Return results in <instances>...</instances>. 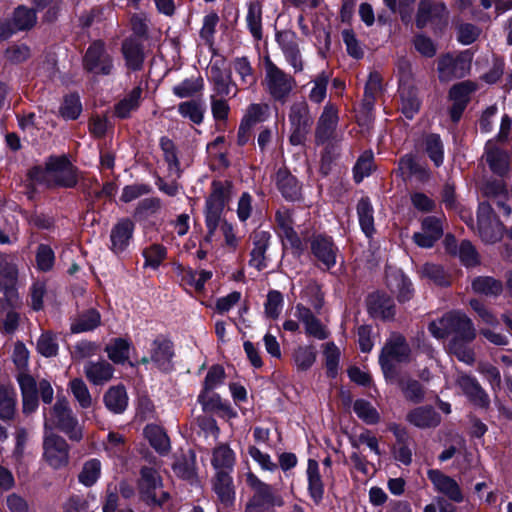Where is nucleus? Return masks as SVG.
<instances>
[{
	"label": "nucleus",
	"mask_w": 512,
	"mask_h": 512,
	"mask_svg": "<svg viewBox=\"0 0 512 512\" xmlns=\"http://www.w3.org/2000/svg\"><path fill=\"white\" fill-rule=\"evenodd\" d=\"M231 195L232 185L229 182L214 181L212 183V191L206 200L205 209L206 238L210 240L220 226L227 245L235 246L236 237L232 225L222 222V213Z\"/></svg>",
	"instance_id": "f257e3e1"
},
{
	"label": "nucleus",
	"mask_w": 512,
	"mask_h": 512,
	"mask_svg": "<svg viewBox=\"0 0 512 512\" xmlns=\"http://www.w3.org/2000/svg\"><path fill=\"white\" fill-rule=\"evenodd\" d=\"M45 432H52L58 428L64 432L70 440L80 441L83 437L82 427L73 415L69 402L65 398H58L49 414L45 418Z\"/></svg>",
	"instance_id": "f03ea898"
},
{
	"label": "nucleus",
	"mask_w": 512,
	"mask_h": 512,
	"mask_svg": "<svg viewBox=\"0 0 512 512\" xmlns=\"http://www.w3.org/2000/svg\"><path fill=\"white\" fill-rule=\"evenodd\" d=\"M246 484L253 495L246 506V512H261L266 507L281 506L283 500L274 493L272 486L260 480L253 472L244 474Z\"/></svg>",
	"instance_id": "7ed1b4c3"
},
{
	"label": "nucleus",
	"mask_w": 512,
	"mask_h": 512,
	"mask_svg": "<svg viewBox=\"0 0 512 512\" xmlns=\"http://www.w3.org/2000/svg\"><path fill=\"white\" fill-rule=\"evenodd\" d=\"M264 85L271 97L285 101L295 86L294 78L281 70L269 57L264 59Z\"/></svg>",
	"instance_id": "20e7f679"
},
{
	"label": "nucleus",
	"mask_w": 512,
	"mask_h": 512,
	"mask_svg": "<svg viewBox=\"0 0 512 512\" xmlns=\"http://www.w3.org/2000/svg\"><path fill=\"white\" fill-rule=\"evenodd\" d=\"M288 121L290 124L289 141L292 145H303L313 124L309 107L306 101L294 102L289 110Z\"/></svg>",
	"instance_id": "39448f33"
},
{
	"label": "nucleus",
	"mask_w": 512,
	"mask_h": 512,
	"mask_svg": "<svg viewBox=\"0 0 512 512\" xmlns=\"http://www.w3.org/2000/svg\"><path fill=\"white\" fill-rule=\"evenodd\" d=\"M411 350L404 336L393 333L384 344L379 362L385 374L393 371L395 364L410 360Z\"/></svg>",
	"instance_id": "423d86ee"
},
{
	"label": "nucleus",
	"mask_w": 512,
	"mask_h": 512,
	"mask_svg": "<svg viewBox=\"0 0 512 512\" xmlns=\"http://www.w3.org/2000/svg\"><path fill=\"white\" fill-rule=\"evenodd\" d=\"M478 234L483 242L493 244L503 236L504 226L496 218L492 205L481 202L477 212Z\"/></svg>",
	"instance_id": "0eeeda50"
},
{
	"label": "nucleus",
	"mask_w": 512,
	"mask_h": 512,
	"mask_svg": "<svg viewBox=\"0 0 512 512\" xmlns=\"http://www.w3.org/2000/svg\"><path fill=\"white\" fill-rule=\"evenodd\" d=\"M45 179L49 184L71 188L77 183L76 169L64 156L51 157L46 163Z\"/></svg>",
	"instance_id": "6e6552de"
},
{
	"label": "nucleus",
	"mask_w": 512,
	"mask_h": 512,
	"mask_svg": "<svg viewBox=\"0 0 512 512\" xmlns=\"http://www.w3.org/2000/svg\"><path fill=\"white\" fill-rule=\"evenodd\" d=\"M139 491L142 499L148 504L162 505L169 494L162 491V480L159 473L151 467H143L140 472Z\"/></svg>",
	"instance_id": "1a4fd4ad"
},
{
	"label": "nucleus",
	"mask_w": 512,
	"mask_h": 512,
	"mask_svg": "<svg viewBox=\"0 0 512 512\" xmlns=\"http://www.w3.org/2000/svg\"><path fill=\"white\" fill-rule=\"evenodd\" d=\"M43 457L54 469L65 467L69 462V446L59 435L53 432H45L43 440Z\"/></svg>",
	"instance_id": "9d476101"
},
{
	"label": "nucleus",
	"mask_w": 512,
	"mask_h": 512,
	"mask_svg": "<svg viewBox=\"0 0 512 512\" xmlns=\"http://www.w3.org/2000/svg\"><path fill=\"white\" fill-rule=\"evenodd\" d=\"M174 356L175 352L172 341L160 335L152 341L149 348V356L143 357L141 362L144 364L152 363L159 370L167 372L173 367L172 360Z\"/></svg>",
	"instance_id": "9b49d317"
},
{
	"label": "nucleus",
	"mask_w": 512,
	"mask_h": 512,
	"mask_svg": "<svg viewBox=\"0 0 512 512\" xmlns=\"http://www.w3.org/2000/svg\"><path fill=\"white\" fill-rule=\"evenodd\" d=\"M84 68L95 75H109L113 69V61L107 53L102 41H94L87 49L83 58Z\"/></svg>",
	"instance_id": "f8f14e48"
},
{
	"label": "nucleus",
	"mask_w": 512,
	"mask_h": 512,
	"mask_svg": "<svg viewBox=\"0 0 512 512\" xmlns=\"http://www.w3.org/2000/svg\"><path fill=\"white\" fill-rule=\"evenodd\" d=\"M471 68V59L464 54H446L438 60L439 79L444 82L465 77Z\"/></svg>",
	"instance_id": "ddd939ff"
},
{
	"label": "nucleus",
	"mask_w": 512,
	"mask_h": 512,
	"mask_svg": "<svg viewBox=\"0 0 512 512\" xmlns=\"http://www.w3.org/2000/svg\"><path fill=\"white\" fill-rule=\"evenodd\" d=\"M276 41L289 65L293 67L295 72H301L304 64L296 33L291 30L279 31L276 33Z\"/></svg>",
	"instance_id": "4468645a"
},
{
	"label": "nucleus",
	"mask_w": 512,
	"mask_h": 512,
	"mask_svg": "<svg viewBox=\"0 0 512 512\" xmlns=\"http://www.w3.org/2000/svg\"><path fill=\"white\" fill-rule=\"evenodd\" d=\"M456 385L473 405L483 409L489 407V395L476 378L467 374H459L456 379Z\"/></svg>",
	"instance_id": "2eb2a0df"
},
{
	"label": "nucleus",
	"mask_w": 512,
	"mask_h": 512,
	"mask_svg": "<svg viewBox=\"0 0 512 512\" xmlns=\"http://www.w3.org/2000/svg\"><path fill=\"white\" fill-rule=\"evenodd\" d=\"M37 21L36 12L25 6L15 9L12 26L9 23H0V41L10 37L15 31L32 28Z\"/></svg>",
	"instance_id": "dca6fc26"
},
{
	"label": "nucleus",
	"mask_w": 512,
	"mask_h": 512,
	"mask_svg": "<svg viewBox=\"0 0 512 512\" xmlns=\"http://www.w3.org/2000/svg\"><path fill=\"white\" fill-rule=\"evenodd\" d=\"M212 490L216 495L219 508L227 509L234 505L236 492L231 474L215 473L212 479Z\"/></svg>",
	"instance_id": "f3484780"
},
{
	"label": "nucleus",
	"mask_w": 512,
	"mask_h": 512,
	"mask_svg": "<svg viewBox=\"0 0 512 512\" xmlns=\"http://www.w3.org/2000/svg\"><path fill=\"white\" fill-rule=\"evenodd\" d=\"M135 225L129 218L120 219L110 231L109 249L115 254L123 253L130 245Z\"/></svg>",
	"instance_id": "a211bd4d"
},
{
	"label": "nucleus",
	"mask_w": 512,
	"mask_h": 512,
	"mask_svg": "<svg viewBox=\"0 0 512 512\" xmlns=\"http://www.w3.org/2000/svg\"><path fill=\"white\" fill-rule=\"evenodd\" d=\"M444 323L449 325V333L466 342L476 337L474 325L469 317L460 311L449 312L444 315Z\"/></svg>",
	"instance_id": "6ab92c4d"
},
{
	"label": "nucleus",
	"mask_w": 512,
	"mask_h": 512,
	"mask_svg": "<svg viewBox=\"0 0 512 512\" xmlns=\"http://www.w3.org/2000/svg\"><path fill=\"white\" fill-rule=\"evenodd\" d=\"M17 382L21 390L23 413L30 414L38 408V386L35 379L26 371L17 374Z\"/></svg>",
	"instance_id": "aec40b11"
},
{
	"label": "nucleus",
	"mask_w": 512,
	"mask_h": 512,
	"mask_svg": "<svg viewBox=\"0 0 512 512\" xmlns=\"http://www.w3.org/2000/svg\"><path fill=\"white\" fill-rule=\"evenodd\" d=\"M311 250L325 269H331L335 266L338 249L330 237L315 236L311 241Z\"/></svg>",
	"instance_id": "412c9836"
},
{
	"label": "nucleus",
	"mask_w": 512,
	"mask_h": 512,
	"mask_svg": "<svg viewBox=\"0 0 512 512\" xmlns=\"http://www.w3.org/2000/svg\"><path fill=\"white\" fill-rule=\"evenodd\" d=\"M271 234L268 231L256 230L251 235L253 248L250 253V265L261 271L267 267L266 250L270 244Z\"/></svg>",
	"instance_id": "4be33fe9"
},
{
	"label": "nucleus",
	"mask_w": 512,
	"mask_h": 512,
	"mask_svg": "<svg viewBox=\"0 0 512 512\" xmlns=\"http://www.w3.org/2000/svg\"><path fill=\"white\" fill-rule=\"evenodd\" d=\"M428 478L434 488L447 496L450 500L455 502H461L463 500V495L458 483L451 477L443 474L439 470H429Z\"/></svg>",
	"instance_id": "5701e85b"
},
{
	"label": "nucleus",
	"mask_w": 512,
	"mask_h": 512,
	"mask_svg": "<svg viewBox=\"0 0 512 512\" xmlns=\"http://www.w3.org/2000/svg\"><path fill=\"white\" fill-rule=\"evenodd\" d=\"M295 317L303 323L305 332L319 340L328 337V331L320 320L311 312V310L302 304L296 306Z\"/></svg>",
	"instance_id": "b1692460"
},
{
	"label": "nucleus",
	"mask_w": 512,
	"mask_h": 512,
	"mask_svg": "<svg viewBox=\"0 0 512 512\" xmlns=\"http://www.w3.org/2000/svg\"><path fill=\"white\" fill-rule=\"evenodd\" d=\"M16 278V265L6 259L0 260V288L11 304L16 303L18 300L15 289Z\"/></svg>",
	"instance_id": "393cba45"
},
{
	"label": "nucleus",
	"mask_w": 512,
	"mask_h": 512,
	"mask_svg": "<svg viewBox=\"0 0 512 512\" xmlns=\"http://www.w3.org/2000/svg\"><path fill=\"white\" fill-rule=\"evenodd\" d=\"M236 463V454L228 444H218L212 450L211 465L215 473L231 474Z\"/></svg>",
	"instance_id": "a878e982"
},
{
	"label": "nucleus",
	"mask_w": 512,
	"mask_h": 512,
	"mask_svg": "<svg viewBox=\"0 0 512 512\" xmlns=\"http://www.w3.org/2000/svg\"><path fill=\"white\" fill-rule=\"evenodd\" d=\"M446 12V7L443 3L434 2L432 0H421L419 2L418 11L416 15V25L423 28L429 24L441 19Z\"/></svg>",
	"instance_id": "bb28decb"
},
{
	"label": "nucleus",
	"mask_w": 512,
	"mask_h": 512,
	"mask_svg": "<svg viewBox=\"0 0 512 512\" xmlns=\"http://www.w3.org/2000/svg\"><path fill=\"white\" fill-rule=\"evenodd\" d=\"M338 123V111L337 108L327 103L323 109V112L318 120L316 128V139L318 142H325L334 133Z\"/></svg>",
	"instance_id": "cd10ccee"
},
{
	"label": "nucleus",
	"mask_w": 512,
	"mask_h": 512,
	"mask_svg": "<svg viewBox=\"0 0 512 512\" xmlns=\"http://www.w3.org/2000/svg\"><path fill=\"white\" fill-rule=\"evenodd\" d=\"M276 185L286 200L297 201L301 199V184L287 169H279L277 171Z\"/></svg>",
	"instance_id": "c85d7f7f"
},
{
	"label": "nucleus",
	"mask_w": 512,
	"mask_h": 512,
	"mask_svg": "<svg viewBox=\"0 0 512 512\" xmlns=\"http://www.w3.org/2000/svg\"><path fill=\"white\" fill-rule=\"evenodd\" d=\"M84 374L93 385H104L113 378L114 368L105 360L88 361L84 365Z\"/></svg>",
	"instance_id": "c756f323"
},
{
	"label": "nucleus",
	"mask_w": 512,
	"mask_h": 512,
	"mask_svg": "<svg viewBox=\"0 0 512 512\" xmlns=\"http://www.w3.org/2000/svg\"><path fill=\"white\" fill-rule=\"evenodd\" d=\"M406 419L410 424L422 429L436 427L441 420L439 413L431 406H421L411 410Z\"/></svg>",
	"instance_id": "7c9ffc66"
},
{
	"label": "nucleus",
	"mask_w": 512,
	"mask_h": 512,
	"mask_svg": "<svg viewBox=\"0 0 512 512\" xmlns=\"http://www.w3.org/2000/svg\"><path fill=\"white\" fill-rule=\"evenodd\" d=\"M307 481L308 493L313 502L318 505L324 496V484L319 470V464L314 459H309L307 463Z\"/></svg>",
	"instance_id": "2f4dec72"
},
{
	"label": "nucleus",
	"mask_w": 512,
	"mask_h": 512,
	"mask_svg": "<svg viewBox=\"0 0 512 512\" xmlns=\"http://www.w3.org/2000/svg\"><path fill=\"white\" fill-rule=\"evenodd\" d=\"M486 161L490 169L499 175H503L509 168V155L501 150L494 141L487 142L485 147Z\"/></svg>",
	"instance_id": "473e14b6"
},
{
	"label": "nucleus",
	"mask_w": 512,
	"mask_h": 512,
	"mask_svg": "<svg viewBox=\"0 0 512 512\" xmlns=\"http://www.w3.org/2000/svg\"><path fill=\"white\" fill-rule=\"evenodd\" d=\"M122 54L126 66L131 70H140L144 62V52L141 43L136 38L125 39L122 43Z\"/></svg>",
	"instance_id": "72a5a7b5"
},
{
	"label": "nucleus",
	"mask_w": 512,
	"mask_h": 512,
	"mask_svg": "<svg viewBox=\"0 0 512 512\" xmlns=\"http://www.w3.org/2000/svg\"><path fill=\"white\" fill-rule=\"evenodd\" d=\"M210 81L213 85V91L219 96H227L231 88L235 87L229 72L223 71L217 63L210 66Z\"/></svg>",
	"instance_id": "f704fd0d"
},
{
	"label": "nucleus",
	"mask_w": 512,
	"mask_h": 512,
	"mask_svg": "<svg viewBox=\"0 0 512 512\" xmlns=\"http://www.w3.org/2000/svg\"><path fill=\"white\" fill-rule=\"evenodd\" d=\"M17 404V394L13 386L2 384L0 386V418L3 421L12 420Z\"/></svg>",
	"instance_id": "c9c22d12"
},
{
	"label": "nucleus",
	"mask_w": 512,
	"mask_h": 512,
	"mask_svg": "<svg viewBox=\"0 0 512 512\" xmlns=\"http://www.w3.org/2000/svg\"><path fill=\"white\" fill-rule=\"evenodd\" d=\"M104 403L108 410L115 414L124 412L128 406V396L123 386H113L104 395Z\"/></svg>",
	"instance_id": "e433bc0d"
},
{
	"label": "nucleus",
	"mask_w": 512,
	"mask_h": 512,
	"mask_svg": "<svg viewBox=\"0 0 512 512\" xmlns=\"http://www.w3.org/2000/svg\"><path fill=\"white\" fill-rule=\"evenodd\" d=\"M359 224L367 237H372L375 232L374 210L368 198H361L357 204Z\"/></svg>",
	"instance_id": "4c0bfd02"
},
{
	"label": "nucleus",
	"mask_w": 512,
	"mask_h": 512,
	"mask_svg": "<svg viewBox=\"0 0 512 512\" xmlns=\"http://www.w3.org/2000/svg\"><path fill=\"white\" fill-rule=\"evenodd\" d=\"M142 96V89L134 87L121 101L115 105V115L119 118H128L138 109Z\"/></svg>",
	"instance_id": "58836bf2"
},
{
	"label": "nucleus",
	"mask_w": 512,
	"mask_h": 512,
	"mask_svg": "<svg viewBox=\"0 0 512 512\" xmlns=\"http://www.w3.org/2000/svg\"><path fill=\"white\" fill-rule=\"evenodd\" d=\"M398 169L403 178L416 177L423 181L429 176L427 170L418 164L415 158L410 154L404 155L400 158Z\"/></svg>",
	"instance_id": "ea45409f"
},
{
	"label": "nucleus",
	"mask_w": 512,
	"mask_h": 512,
	"mask_svg": "<svg viewBox=\"0 0 512 512\" xmlns=\"http://www.w3.org/2000/svg\"><path fill=\"white\" fill-rule=\"evenodd\" d=\"M232 68L240 77L241 84L246 88H251L256 84L257 77L247 57H236L232 61Z\"/></svg>",
	"instance_id": "a19ab883"
},
{
	"label": "nucleus",
	"mask_w": 512,
	"mask_h": 512,
	"mask_svg": "<svg viewBox=\"0 0 512 512\" xmlns=\"http://www.w3.org/2000/svg\"><path fill=\"white\" fill-rule=\"evenodd\" d=\"M130 342L123 338L112 339L105 347L108 358L115 364H123L129 359Z\"/></svg>",
	"instance_id": "79ce46f5"
},
{
	"label": "nucleus",
	"mask_w": 512,
	"mask_h": 512,
	"mask_svg": "<svg viewBox=\"0 0 512 512\" xmlns=\"http://www.w3.org/2000/svg\"><path fill=\"white\" fill-rule=\"evenodd\" d=\"M101 316L95 309H90L79 315L71 324L73 333H81L94 330L100 325Z\"/></svg>",
	"instance_id": "37998d69"
},
{
	"label": "nucleus",
	"mask_w": 512,
	"mask_h": 512,
	"mask_svg": "<svg viewBox=\"0 0 512 512\" xmlns=\"http://www.w3.org/2000/svg\"><path fill=\"white\" fill-rule=\"evenodd\" d=\"M472 289L475 293L486 296H498L503 289L502 283L489 276H480L472 281Z\"/></svg>",
	"instance_id": "c03bdc74"
},
{
	"label": "nucleus",
	"mask_w": 512,
	"mask_h": 512,
	"mask_svg": "<svg viewBox=\"0 0 512 512\" xmlns=\"http://www.w3.org/2000/svg\"><path fill=\"white\" fill-rule=\"evenodd\" d=\"M178 112L183 118L189 119L194 124H201L204 119L205 105L198 101H185L178 105Z\"/></svg>",
	"instance_id": "a18cd8bd"
},
{
	"label": "nucleus",
	"mask_w": 512,
	"mask_h": 512,
	"mask_svg": "<svg viewBox=\"0 0 512 512\" xmlns=\"http://www.w3.org/2000/svg\"><path fill=\"white\" fill-rule=\"evenodd\" d=\"M225 378L224 369L219 365L212 366L204 380V391L199 395V401L202 402L204 406H208L209 403L206 402L205 397L206 393L214 390L219 385H221Z\"/></svg>",
	"instance_id": "49530a36"
},
{
	"label": "nucleus",
	"mask_w": 512,
	"mask_h": 512,
	"mask_svg": "<svg viewBox=\"0 0 512 512\" xmlns=\"http://www.w3.org/2000/svg\"><path fill=\"white\" fill-rule=\"evenodd\" d=\"M101 462L98 459H90L83 464L82 470L78 475V480L86 487L93 486L101 475Z\"/></svg>",
	"instance_id": "de8ad7c7"
},
{
	"label": "nucleus",
	"mask_w": 512,
	"mask_h": 512,
	"mask_svg": "<svg viewBox=\"0 0 512 512\" xmlns=\"http://www.w3.org/2000/svg\"><path fill=\"white\" fill-rule=\"evenodd\" d=\"M204 82L201 77H191L175 85L172 89L173 94L178 98H189L202 91Z\"/></svg>",
	"instance_id": "09e8293b"
},
{
	"label": "nucleus",
	"mask_w": 512,
	"mask_h": 512,
	"mask_svg": "<svg viewBox=\"0 0 512 512\" xmlns=\"http://www.w3.org/2000/svg\"><path fill=\"white\" fill-rule=\"evenodd\" d=\"M246 22L253 37L260 39L262 36V9L258 2H250L248 4Z\"/></svg>",
	"instance_id": "8fccbe9b"
},
{
	"label": "nucleus",
	"mask_w": 512,
	"mask_h": 512,
	"mask_svg": "<svg viewBox=\"0 0 512 512\" xmlns=\"http://www.w3.org/2000/svg\"><path fill=\"white\" fill-rule=\"evenodd\" d=\"M144 433L150 444L157 451L161 453L168 451L170 446L169 438L161 427L157 425H148L146 426Z\"/></svg>",
	"instance_id": "3c124183"
},
{
	"label": "nucleus",
	"mask_w": 512,
	"mask_h": 512,
	"mask_svg": "<svg viewBox=\"0 0 512 512\" xmlns=\"http://www.w3.org/2000/svg\"><path fill=\"white\" fill-rule=\"evenodd\" d=\"M275 220L279 229L292 244L299 241L293 229V219L289 209L283 208L278 210L275 214Z\"/></svg>",
	"instance_id": "603ef678"
},
{
	"label": "nucleus",
	"mask_w": 512,
	"mask_h": 512,
	"mask_svg": "<svg viewBox=\"0 0 512 512\" xmlns=\"http://www.w3.org/2000/svg\"><path fill=\"white\" fill-rule=\"evenodd\" d=\"M69 389L81 408L87 409L92 406V396L81 378L71 380L69 382Z\"/></svg>",
	"instance_id": "864d4df0"
},
{
	"label": "nucleus",
	"mask_w": 512,
	"mask_h": 512,
	"mask_svg": "<svg viewBox=\"0 0 512 512\" xmlns=\"http://www.w3.org/2000/svg\"><path fill=\"white\" fill-rule=\"evenodd\" d=\"M144 266L157 269L166 258L167 250L161 244H151L142 251Z\"/></svg>",
	"instance_id": "5fc2aeb1"
},
{
	"label": "nucleus",
	"mask_w": 512,
	"mask_h": 512,
	"mask_svg": "<svg viewBox=\"0 0 512 512\" xmlns=\"http://www.w3.org/2000/svg\"><path fill=\"white\" fill-rule=\"evenodd\" d=\"M353 410L356 415L367 424H376L380 420V415L376 408L366 400H356L353 405Z\"/></svg>",
	"instance_id": "6e6d98bb"
},
{
	"label": "nucleus",
	"mask_w": 512,
	"mask_h": 512,
	"mask_svg": "<svg viewBox=\"0 0 512 512\" xmlns=\"http://www.w3.org/2000/svg\"><path fill=\"white\" fill-rule=\"evenodd\" d=\"M36 348L44 357L56 356L59 349L56 335L50 331L43 332L37 340Z\"/></svg>",
	"instance_id": "4d7b16f0"
},
{
	"label": "nucleus",
	"mask_w": 512,
	"mask_h": 512,
	"mask_svg": "<svg viewBox=\"0 0 512 512\" xmlns=\"http://www.w3.org/2000/svg\"><path fill=\"white\" fill-rule=\"evenodd\" d=\"M400 97L402 112L408 119H412L420 108V101L416 93L411 89L401 88Z\"/></svg>",
	"instance_id": "13d9d810"
},
{
	"label": "nucleus",
	"mask_w": 512,
	"mask_h": 512,
	"mask_svg": "<svg viewBox=\"0 0 512 512\" xmlns=\"http://www.w3.org/2000/svg\"><path fill=\"white\" fill-rule=\"evenodd\" d=\"M219 22V16L215 12H210L203 18V24L200 29V38L206 45L212 47L214 44V35L216 33V26Z\"/></svg>",
	"instance_id": "bf43d9fd"
},
{
	"label": "nucleus",
	"mask_w": 512,
	"mask_h": 512,
	"mask_svg": "<svg viewBox=\"0 0 512 512\" xmlns=\"http://www.w3.org/2000/svg\"><path fill=\"white\" fill-rule=\"evenodd\" d=\"M466 342L458 337H454L449 344V351L455 355L459 361L466 364H472L475 361L474 352L467 346Z\"/></svg>",
	"instance_id": "052dcab7"
},
{
	"label": "nucleus",
	"mask_w": 512,
	"mask_h": 512,
	"mask_svg": "<svg viewBox=\"0 0 512 512\" xmlns=\"http://www.w3.org/2000/svg\"><path fill=\"white\" fill-rule=\"evenodd\" d=\"M419 274L422 278L428 279L436 285H448V280L443 268L439 265L426 263L419 269Z\"/></svg>",
	"instance_id": "680f3d73"
},
{
	"label": "nucleus",
	"mask_w": 512,
	"mask_h": 512,
	"mask_svg": "<svg viewBox=\"0 0 512 512\" xmlns=\"http://www.w3.org/2000/svg\"><path fill=\"white\" fill-rule=\"evenodd\" d=\"M426 151L430 159L435 163L436 166H440L443 163L444 151L443 144L440 136L437 134H431L426 137Z\"/></svg>",
	"instance_id": "e2e57ef3"
},
{
	"label": "nucleus",
	"mask_w": 512,
	"mask_h": 512,
	"mask_svg": "<svg viewBox=\"0 0 512 512\" xmlns=\"http://www.w3.org/2000/svg\"><path fill=\"white\" fill-rule=\"evenodd\" d=\"M82 111V105L77 95H68L64 98L60 114L68 120H75Z\"/></svg>",
	"instance_id": "0e129e2a"
},
{
	"label": "nucleus",
	"mask_w": 512,
	"mask_h": 512,
	"mask_svg": "<svg viewBox=\"0 0 512 512\" xmlns=\"http://www.w3.org/2000/svg\"><path fill=\"white\" fill-rule=\"evenodd\" d=\"M328 82H329V76L324 72L320 73L312 81L313 86L309 93V99L312 102L319 104L325 99Z\"/></svg>",
	"instance_id": "69168bd1"
},
{
	"label": "nucleus",
	"mask_w": 512,
	"mask_h": 512,
	"mask_svg": "<svg viewBox=\"0 0 512 512\" xmlns=\"http://www.w3.org/2000/svg\"><path fill=\"white\" fill-rule=\"evenodd\" d=\"M316 360V352L312 347H298L294 352V361L298 369L308 370Z\"/></svg>",
	"instance_id": "338daca9"
},
{
	"label": "nucleus",
	"mask_w": 512,
	"mask_h": 512,
	"mask_svg": "<svg viewBox=\"0 0 512 512\" xmlns=\"http://www.w3.org/2000/svg\"><path fill=\"white\" fill-rule=\"evenodd\" d=\"M324 357L328 375L335 377L338 371L340 351L333 342L325 344Z\"/></svg>",
	"instance_id": "774afa93"
}]
</instances>
